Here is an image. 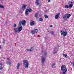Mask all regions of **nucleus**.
<instances>
[{
  "mask_svg": "<svg viewBox=\"0 0 74 74\" xmlns=\"http://www.w3.org/2000/svg\"><path fill=\"white\" fill-rule=\"evenodd\" d=\"M23 28V27H22V26H21L18 27V29L16 28H15L14 30L15 34H17L18 33V32H21V31L22 30Z\"/></svg>",
  "mask_w": 74,
  "mask_h": 74,
  "instance_id": "f257e3e1",
  "label": "nucleus"
},
{
  "mask_svg": "<svg viewBox=\"0 0 74 74\" xmlns=\"http://www.w3.org/2000/svg\"><path fill=\"white\" fill-rule=\"evenodd\" d=\"M23 64L25 68H26V69L28 68V67H29V62L27 60H23Z\"/></svg>",
  "mask_w": 74,
  "mask_h": 74,
  "instance_id": "f03ea898",
  "label": "nucleus"
},
{
  "mask_svg": "<svg viewBox=\"0 0 74 74\" xmlns=\"http://www.w3.org/2000/svg\"><path fill=\"white\" fill-rule=\"evenodd\" d=\"M26 22V21L25 20L20 21L18 23V26H21V25H23V26H25Z\"/></svg>",
  "mask_w": 74,
  "mask_h": 74,
  "instance_id": "7ed1b4c3",
  "label": "nucleus"
},
{
  "mask_svg": "<svg viewBox=\"0 0 74 74\" xmlns=\"http://www.w3.org/2000/svg\"><path fill=\"white\" fill-rule=\"evenodd\" d=\"M71 16V14L69 13H67L65 14L63 17V19H68V18H69Z\"/></svg>",
  "mask_w": 74,
  "mask_h": 74,
  "instance_id": "20e7f679",
  "label": "nucleus"
},
{
  "mask_svg": "<svg viewBox=\"0 0 74 74\" xmlns=\"http://www.w3.org/2000/svg\"><path fill=\"white\" fill-rule=\"evenodd\" d=\"M69 7L70 8H72L73 7V4H74V3L72 1H69Z\"/></svg>",
  "mask_w": 74,
  "mask_h": 74,
  "instance_id": "39448f33",
  "label": "nucleus"
},
{
  "mask_svg": "<svg viewBox=\"0 0 74 74\" xmlns=\"http://www.w3.org/2000/svg\"><path fill=\"white\" fill-rule=\"evenodd\" d=\"M61 35H63L64 36H66L67 34V32L65 31L64 32L63 31H61Z\"/></svg>",
  "mask_w": 74,
  "mask_h": 74,
  "instance_id": "423d86ee",
  "label": "nucleus"
},
{
  "mask_svg": "<svg viewBox=\"0 0 74 74\" xmlns=\"http://www.w3.org/2000/svg\"><path fill=\"white\" fill-rule=\"evenodd\" d=\"M58 47H55L53 50V54H55L57 53V51H58Z\"/></svg>",
  "mask_w": 74,
  "mask_h": 74,
  "instance_id": "0eeeda50",
  "label": "nucleus"
},
{
  "mask_svg": "<svg viewBox=\"0 0 74 74\" xmlns=\"http://www.w3.org/2000/svg\"><path fill=\"white\" fill-rule=\"evenodd\" d=\"M46 59V57H42L41 59V61H42V62L44 63H45V59Z\"/></svg>",
  "mask_w": 74,
  "mask_h": 74,
  "instance_id": "6e6552de",
  "label": "nucleus"
},
{
  "mask_svg": "<svg viewBox=\"0 0 74 74\" xmlns=\"http://www.w3.org/2000/svg\"><path fill=\"white\" fill-rule=\"evenodd\" d=\"M59 15H60V13H59L56 14L55 17V19H57L58 18L59 16Z\"/></svg>",
  "mask_w": 74,
  "mask_h": 74,
  "instance_id": "1a4fd4ad",
  "label": "nucleus"
},
{
  "mask_svg": "<svg viewBox=\"0 0 74 74\" xmlns=\"http://www.w3.org/2000/svg\"><path fill=\"white\" fill-rule=\"evenodd\" d=\"M26 5L23 4L22 6V10H25L26 9Z\"/></svg>",
  "mask_w": 74,
  "mask_h": 74,
  "instance_id": "9d476101",
  "label": "nucleus"
},
{
  "mask_svg": "<svg viewBox=\"0 0 74 74\" xmlns=\"http://www.w3.org/2000/svg\"><path fill=\"white\" fill-rule=\"evenodd\" d=\"M67 69L66 68L62 70L63 72H62V74H66V72L67 71Z\"/></svg>",
  "mask_w": 74,
  "mask_h": 74,
  "instance_id": "9b49d317",
  "label": "nucleus"
},
{
  "mask_svg": "<svg viewBox=\"0 0 74 74\" xmlns=\"http://www.w3.org/2000/svg\"><path fill=\"white\" fill-rule=\"evenodd\" d=\"M66 66L65 65H62L61 68V71H63L64 69H66Z\"/></svg>",
  "mask_w": 74,
  "mask_h": 74,
  "instance_id": "f8f14e48",
  "label": "nucleus"
},
{
  "mask_svg": "<svg viewBox=\"0 0 74 74\" xmlns=\"http://www.w3.org/2000/svg\"><path fill=\"white\" fill-rule=\"evenodd\" d=\"M47 52H44L43 51H42V52L41 53V55H43V54H44V55L45 56H47Z\"/></svg>",
  "mask_w": 74,
  "mask_h": 74,
  "instance_id": "ddd939ff",
  "label": "nucleus"
},
{
  "mask_svg": "<svg viewBox=\"0 0 74 74\" xmlns=\"http://www.w3.org/2000/svg\"><path fill=\"white\" fill-rule=\"evenodd\" d=\"M35 4L37 5H39V0H36Z\"/></svg>",
  "mask_w": 74,
  "mask_h": 74,
  "instance_id": "4468645a",
  "label": "nucleus"
},
{
  "mask_svg": "<svg viewBox=\"0 0 74 74\" xmlns=\"http://www.w3.org/2000/svg\"><path fill=\"white\" fill-rule=\"evenodd\" d=\"M28 11L27 10V9H26L25 11V15H28Z\"/></svg>",
  "mask_w": 74,
  "mask_h": 74,
  "instance_id": "2eb2a0df",
  "label": "nucleus"
},
{
  "mask_svg": "<svg viewBox=\"0 0 74 74\" xmlns=\"http://www.w3.org/2000/svg\"><path fill=\"white\" fill-rule=\"evenodd\" d=\"M34 24V21H32L30 22V25L31 26H33Z\"/></svg>",
  "mask_w": 74,
  "mask_h": 74,
  "instance_id": "dca6fc26",
  "label": "nucleus"
},
{
  "mask_svg": "<svg viewBox=\"0 0 74 74\" xmlns=\"http://www.w3.org/2000/svg\"><path fill=\"white\" fill-rule=\"evenodd\" d=\"M6 64H9V65H10V64H11V62L10 61H8L6 62Z\"/></svg>",
  "mask_w": 74,
  "mask_h": 74,
  "instance_id": "f3484780",
  "label": "nucleus"
},
{
  "mask_svg": "<svg viewBox=\"0 0 74 74\" xmlns=\"http://www.w3.org/2000/svg\"><path fill=\"white\" fill-rule=\"evenodd\" d=\"M34 50V48L33 47H32L31 48L29 49V51L30 52H32Z\"/></svg>",
  "mask_w": 74,
  "mask_h": 74,
  "instance_id": "a211bd4d",
  "label": "nucleus"
},
{
  "mask_svg": "<svg viewBox=\"0 0 74 74\" xmlns=\"http://www.w3.org/2000/svg\"><path fill=\"white\" fill-rule=\"evenodd\" d=\"M19 66H20V64H19V63H18L16 66L17 69H19Z\"/></svg>",
  "mask_w": 74,
  "mask_h": 74,
  "instance_id": "6ab92c4d",
  "label": "nucleus"
},
{
  "mask_svg": "<svg viewBox=\"0 0 74 74\" xmlns=\"http://www.w3.org/2000/svg\"><path fill=\"white\" fill-rule=\"evenodd\" d=\"M69 7H69V6L68 5H66L65 6V8H69Z\"/></svg>",
  "mask_w": 74,
  "mask_h": 74,
  "instance_id": "aec40b11",
  "label": "nucleus"
},
{
  "mask_svg": "<svg viewBox=\"0 0 74 74\" xmlns=\"http://www.w3.org/2000/svg\"><path fill=\"white\" fill-rule=\"evenodd\" d=\"M34 31L35 33H37V32H38V29H35Z\"/></svg>",
  "mask_w": 74,
  "mask_h": 74,
  "instance_id": "412c9836",
  "label": "nucleus"
},
{
  "mask_svg": "<svg viewBox=\"0 0 74 74\" xmlns=\"http://www.w3.org/2000/svg\"><path fill=\"white\" fill-rule=\"evenodd\" d=\"M63 56L64 57V58H67V55L65 54H63Z\"/></svg>",
  "mask_w": 74,
  "mask_h": 74,
  "instance_id": "4be33fe9",
  "label": "nucleus"
},
{
  "mask_svg": "<svg viewBox=\"0 0 74 74\" xmlns=\"http://www.w3.org/2000/svg\"><path fill=\"white\" fill-rule=\"evenodd\" d=\"M0 8H4V6L1 5V4H0Z\"/></svg>",
  "mask_w": 74,
  "mask_h": 74,
  "instance_id": "5701e85b",
  "label": "nucleus"
},
{
  "mask_svg": "<svg viewBox=\"0 0 74 74\" xmlns=\"http://www.w3.org/2000/svg\"><path fill=\"white\" fill-rule=\"evenodd\" d=\"M43 20V19H42V18H40L39 19V21H40V22H42Z\"/></svg>",
  "mask_w": 74,
  "mask_h": 74,
  "instance_id": "b1692460",
  "label": "nucleus"
},
{
  "mask_svg": "<svg viewBox=\"0 0 74 74\" xmlns=\"http://www.w3.org/2000/svg\"><path fill=\"white\" fill-rule=\"evenodd\" d=\"M28 12H29L32 11V9L31 8H29L28 9H27Z\"/></svg>",
  "mask_w": 74,
  "mask_h": 74,
  "instance_id": "393cba45",
  "label": "nucleus"
},
{
  "mask_svg": "<svg viewBox=\"0 0 74 74\" xmlns=\"http://www.w3.org/2000/svg\"><path fill=\"white\" fill-rule=\"evenodd\" d=\"M51 33L52 36H55V34H54V32H53L51 31Z\"/></svg>",
  "mask_w": 74,
  "mask_h": 74,
  "instance_id": "a878e982",
  "label": "nucleus"
},
{
  "mask_svg": "<svg viewBox=\"0 0 74 74\" xmlns=\"http://www.w3.org/2000/svg\"><path fill=\"white\" fill-rule=\"evenodd\" d=\"M37 16H38V14L37 13H36L35 14V17L37 18Z\"/></svg>",
  "mask_w": 74,
  "mask_h": 74,
  "instance_id": "bb28decb",
  "label": "nucleus"
},
{
  "mask_svg": "<svg viewBox=\"0 0 74 74\" xmlns=\"http://www.w3.org/2000/svg\"><path fill=\"white\" fill-rule=\"evenodd\" d=\"M31 33L32 34H34V33H35V32L34 31H32L31 32Z\"/></svg>",
  "mask_w": 74,
  "mask_h": 74,
  "instance_id": "cd10ccee",
  "label": "nucleus"
},
{
  "mask_svg": "<svg viewBox=\"0 0 74 74\" xmlns=\"http://www.w3.org/2000/svg\"><path fill=\"white\" fill-rule=\"evenodd\" d=\"M25 51L27 52V51H30L29 49H26L25 50Z\"/></svg>",
  "mask_w": 74,
  "mask_h": 74,
  "instance_id": "c85d7f7f",
  "label": "nucleus"
},
{
  "mask_svg": "<svg viewBox=\"0 0 74 74\" xmlns=\"http://www.w3.org/2000/svg\"><path fill=\"white\" fill-rule=\"evenodd\" d=\"M45 18H48V16H47V15H45Z\"/></svg>",
  "mask_w": 74,
  "mask_h": 74,
  "instance_id": "c756f323",
  "label": "nucleus"
},
{
  "mask_svg": "<svg viewBox=\"0 0 74 74\" xmlns=\"http://www.w3.org/2000/svg\"><path fill=\"white\" fill-rule=\"evenodd\" d=\"M55 64V63H53L52 64V67H53V66H54Z\"/></svg>",
  "mask_w": 74,
  "mask_h": 74,
  "instance_id": "7c9ffc66",
  "label": "nucleus"
},
{
  "mask_svg": "<svg viewBox=\"0 0 74 74\" xmlns=\"http://www.w3.org/2000/svg\"><path fill=\"white\" fill-rule=\"evenodd\" d=\"M13 26H14V27H15L16 26V24H14L13 25Z\"/></svg>",
  "mask_w": 74,
  "mask_h": 74,
  "instance_id": "2f4dec72",
  "label": "nucleus"
},
{
  "mask_svg": "<svg viewBox=\"0 0 74 74\" xmlns=\"http://www.w3.org/2000/svg\"><path fill=\"white\" fill-rule=\"evenodd\" d=\"M2 69H3V67L1 66L0 67V70H2Z\"/></svg>",
  "mask_w": 74,
  "mask_h": 74,
  "instance_id": "473e14b6",
  "label": "nucleus"
},
{
  "mask_svg": "<svg viewBox=\"0 0 74 74\" xmlns=\"http://www.w3.org/2000/svg\"><path fill=\"white\" fill-rule=\"evenodd\" d=\"M3 43H4V42H5V40H4V39H3Z\"/></svg>",
  "mask_w": 74,
  "mask_h": 74,
  "instance_id": "72a5a7b5",
  "label": "nucleus"
},
{
  "mask_svg": "<svg viewBox=\"0 0 74 74\" xmlns=\"http://www.w3.org/2000/svg\"><path fill=\"white\" fill-rule=\"evenodd\" d=\"M0 66H3V63H0Z\"/></svg>",
  "mask_w": 74,
  "mask_h": 74,
  "instance_id": "f704fd0d",
  "label": "nucleus"
},
{
  "mask_svg": "<svg viewBox=\"0 0 74 74\" xmlns=\"http://www.w3.org/2000/svg\"><path fill=\"white\" fill-rule=\"evenodd\" d=\"M50 1H51L50 0H48V2L49 3Z\"/></svg>",
  "mask_w": 74,
  "mask_h": 74,
  "instance_id": "c9c22d12",
  "label": "nucleus"
},
{
  "mask_svg": "<svg viewBox=\"0 0 74 74\" xmlns=\"http://www.w3.org/2000/svg\"><path fill=\"white\" fill-rule=\"evenodd\" d=\"M7 60H10V59L9 58H7Z\"/></svg>",
  "mask_w": 74,
  "mask_h": 74,
  "instance_id": "e433bc0d",
  "label": "nucleus"
},
{
  "mask_svg": "<svg viewBox=\"0 0 74 74\" xmlns=\"http://www.w3.org/2000/svg\"><path fill=\"white\" fill-rule=\"evenodd\" d=\"M51 27H52V25H51L50 26Z\"/></svg>",
  "mask_w": 74,
  "mask_h": 74,
  "instance_id": "4c0bfd02",
  "label": "nucleus"
},
{
  "mask_svg": "<svg viewBox=\"0 0 74 74\" xmlns=\"http://www.w3.org/2000/svg\"><path fill=\"white\" fill-rule=\"evenodd\" d=\"M1 45H0V49H1Z\"/></svg>",
  "mask_w": 74,
  "mask_h": 74,
  "instance_id": "58836bf2",
  "label": "nucleus"
},
{
  "mask_svg": "<svg viewBox=\"0 0 74 74\" xmlns=\"http://www.w3.org/2000/svg\"><path fill=\"white\" fill-rule=\"evenodd\" d=\"M73 66H74V63H73Z\"/></svg>",
  "mask_w": 74,
  "mask_h": 74,
  "instance_id": "ea45409f",
  "label": "nucleus"
},
{
  "mask_svg": "<svg viewBox=\"0 0 74 74\" xmlns=\"http://www.w3.org/2000/svg\"><path fill=\"white\" fill-rule=\"evenodd\" d=\"M0 73H1V72H0Z\"/></svg>",
  "mask_w": 74,
  "mask_h": 74,
  "instance_id": "a19ab883",
  "label": "nucleus"
}]
</instances>
